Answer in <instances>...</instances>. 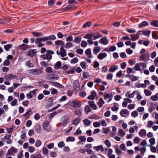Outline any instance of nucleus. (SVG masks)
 <instances>
[{"mask_svg": "<svg viewBox=\"0 0 158 158\" xmlns=\"http://www.w3.org/2000/svg\"><path fill=\"white\" fill-rule=\"evenodd\" d=\"M62 122L60 123L61 126L66 125L69 121V118L67 116H63L61 118Z\"/></svg>", "mask_w": 158, "mask_h": 158, "instance_id": "f257e3e1", "label": "nucleus"}, {"mask_svg": "<svg viewBox=\"0 0 158 158\" xmlns=\"http://www.w3.org/2000/svg\"><path fill=\"white\" fill-rule=\"evenodd\" d=\"M18 149L13 147H11L9 148L6 153V156L9 155L14 156L15 153L17 151Z\"/></svg>", "mask_w": 158, "mask_h": 158, "instance_id": "f03ea898", "label": "nucleus"}, {"mask_svg": "<svg viewBox=\"0 0 158 158\" xmlns=\"http://www.w3.org/2000/svg\"><path fill=\"white\" fill-rule=\"evenodd\" d=\"M49 122L46 121L43 124V127L44 129L47 131H49L51 130V127L49 125Z\"/></svg>", "mask_w": 158, "mask_h": 158, "instance_id": "7ed1b4c3", "label": "nucleus"}, {"mask_svg": "<svg viewBox=\"0 0 158 158\" xmlns=\"http://www.w3.org/2000/svg\"><path fill=\"white\" fill-rule=\"evenodd\" d=\"M37 91V89H35L33 90L30 91L28 93L26 94L27 98L30 99L32 98L33 96L35 94Z\"/></svg>", "mask_w": 158, "mask_h": 158, "instance_id": "20e7f679", "label": "nucleus"}, {"mask_svg": "<svg viewBox=\"0 0 158 158\" xmlns=\"http://www.w3.org/2000/svg\"><path fill=\"white\" fill-rule=\"evenodd\" d=\"M120 115L122 117H126L129 114V112L127 109H122L120 113Z\"/></svg>", "mask_w": 158, "mask_h": 158, "instance_id": "39448f33", "label": "nucleus"}, {"mask_svg": "<svg viewBox=\"0 0 158 158\" xmlns=\"http://www.w3.org/2000/svg\"><path fill=\"white\" fill-rule=\"evenodd\" d=\"M17 77L16 75H14L13 74H10L5 77V79L6 80H12L16 78Z\"/></svg>", "mask_w": 158, "mask_h": 158, "instance_id": "423d86ee", "label": "nucleus"}, {"mask_svg": "<svg viewBox=\"0 0 158 158\" xmlns=\"http://www.w3.org/2000/svg\"><path fill=\"white\" fill-rule=\"evenodd\" d=\"M88 103L93 109L95 110L97 109V107L94 101H88Z\"/></svg>", "mask_w": 158, "mask_h": 158, "instance_id": "0eeeda50", "label": "nucleus"}, {"mask_svg": "<svg viewBox=\"0 0 158 158\" xmlns=\"http://www.w3.org/2000/svg\"><path fill=\"white\" fill-rule=\"evenodd\" d=\"M73 89L75 90L79 89L80 87L79 82L77 81H75L73 84Z\"/></svg>", "mask_w": 158, "mask_h": 158, "instance_id": "6e6552de", "label": "nucleus"}, {"mask_svg": "<svg viewBox=\"0 0 158 158\" xmlns=\"http://www.w3.org/2000/svg\"><path fill=\"white\" fill-rule=\"evenodd\" d=\"M118 68V66L117 65H112L110 66V68H109V72L113 73L117 70Z\"/></svg>", "mask_w": 158, "mask_h": 158, "instance_id": "1a4fd4ad", "label": "nucleus"}, {"mask_svg": "<svg viewBox=\"0 0 158 158\" xmlns=\"http://www.w3.org/2000/svg\"><path fill=\"white\" fill-rule=\"evenodd\" d=\"M60 55L62 57H64L67 55L66 50L63 47L60 48Z\"/></svg>", "mask_w": 158, "mask_h": 158, "instance_id": "9d476101", "label": "nucleus"}, {"mask_svg": "<svg viewBox=\"0 0 158 158\" xmlns=\"http://www.w3.org/2000/svg\"><path fill=\"white\" fill-rule=\"evenodd\" d=\"M94 148L96 151H98L100 150L101 152H103L104 151V148L102 145H100L98 146L94 147Z\"/></svg>", "mask_w": 158, "mask_h": 158, "instance_id": "9b49d317", "label": "nucleus"}, {"mask_svg": "<svg viewBox=\"0 0 158 158\" xmlns=\"http://www.w3.org/2000/svg\"><path fill=\"white\" fill-rule=\"evenodd\" d=\"M85 53L87 55L89 58H91L92 57L91 54V49L90 48H89L86 49L85 52Z\"/></svg>", "mask_w": 158, "mask_h": 158, "instance_id": "f8f14e48", "label": "nucleus"}, {"mask_svg": "<svg viewBox=\"0 0 158 158\" xmlns=\"http://www.w3.org/2000/svg\"><path fill=\"white\" fill-rule=\"evenodd\" d=\"M99 42L105 45L107 44L108 43V40L106 37H104L101 39L99 40Z\"/></svg>", "mask_w": 158, "mask_h": 158, "instance_id": "ddd939ff", "label": "nucleus"}, {"mask_svg": "<svg viewBox=\"0 0 158 158\" xmlns=\"http://www.w3.org/2000/svg\"><path fill=\"white\" fill-rule=\"evenodd\" d=\"M49 79L51 81L56 80L59 79L58 76L56 74H53L52 76L49 75Z\"/></svg>", "mask_w": 158, "mask_h": 158, "instance_id": "4468645a", "label": "nucleus"}, {"mask_svg": "<svg viewBox=\"0 0 158 158\" xmlns=\"http://www.w3.org/2000/svg\"><path fill=\"white\" fill-rule=\"evenodd\" d=\"M96 95V93L95 92L93 91L91 92V94L88 96L87 98L89 100H94Z\"/></svg>", "mask_w": 158, "mask_h": 158, "instance_id": "2eb2a0df", "label": "nucleus"}, {"mask_svg": "<svg viewBox=\"0 0 158 158\" xmlns=\"http://www.w3.org/2000/svg\"><path fill=\"white\" fill-rule=\"evenodd\" d=\"M104 104V102L102 98H100L97 102V104L100 108L102 107Z\"/></svg>", "mask_w": 158, "mask_h": 158, "instance_id": "dca6fc26", "label": "nucleus"}, {"mask_svg": "<svg viewBox=\"0 0 158 158\" xmlns=\"http://www.w3.org/2000/svg\"><path fill=\"white\" fill-rule=\"evenodd\" d=\"M131 40L132 41H135L136 40L138 39L139 37V36L138 34L131 35Z\"/></svg>", "mask_w": 158, "mask_h": 158, "instance_id": "f3484780", "label": "nucleus"}, {"mask_svg": "<svg viewBox=\"0 0 158 158\" xmlns=\"http://www.w3.org/2000/svg\"><path fill=\"white\" fill-rule=\"evenodd\" d=\"M139 135L141 137L145 136L146 135V130L144 129H141L139 132Z\"/></svg>", "mask_w": 158, "mask_h": 158, "instance_id": "a211bd4d", "label": "nucleus"}, {"mask_svg": "<svg viewBox=\"0 0 158 158\" xmlns=\"http://www.w3.org/2000/svg\"><path fill=\"white\" fill-rule=\"evenodd\" d=\"M106 54L105 52H103L99 54L98 56V58L99 59L102 60L103 58L106 57Z\"/></svg>", "mask_w": 158, "mask_h": 158, "instance_id": "6ab92c4d", "label": "nucleus"}, {"mask_svg": "<svg viewBox=\"0 0 158 158\" xmlns=\"http://www.w3.org/2000/svg\"><path fill=\"white\" fill-rule=\"evenodd\" d=\"M35 53L34 50L30 49L27 53V55L28 56L32 57L34 56Z\"/></svg>", "mask_w": 158, "mask_h": 158, "instance_id": "aec40b11", "label": "nucleus"}, {"mask_svg": "<svg viewBox=\"0 0 158 158\" xmlns=\"http://www.w3.org/2000/svg\"><path fill=\"white\" fill-rule=\"evenodd\" d=\"M72 103L73 104V107L75 106L77 107H80L81 106L80 104L77 101H73L72 102Z\"/></svg>", "mask_w": 158, "mask_h": 158, "instance_id": "412c9836", "label": "nucleus"}, {"mask_svg": "<svg viewBox=\"0 0 158 158\" xmlns=\"http://www.w3.org/2000/svg\"><path fill=\"white\" fill-rule=\"evenodd\" d=\"M19 47L21 49L23 50H26L27 49L29 48L28 45L24 44L19 45Z\"/></svg>", "mask_w": 158, "mask_h": 158, "instance_id": "4be33fe9", "label": "nucleus"}, {"mask_svg": "<svg viewBox=\"0 0 158 158\" xmlns=\"http://www.w3.org/2000/svg\"><path fill=\"white\" fill-rule=\"evenodd\" d=\"M93 36H94L93 40H95L102 37V35L98 33H93Z\"/></svg>", "mask_w": 158, "mask_h": 158, "instance_id": "5701e85b", "label": "nucleus"}, {"mask_svg": "<svg viewBox=\"0 0 158 158\" xmlns=\"http://www.w3.org/2000/svg\"><path fill=\"white\" fill-rule=\"evenodd\" d=\"M101 50V48L99 47H94L93 49V52L95 55H97Z\"/></svg>", "mask_w": 158, "mask_h": 158, "instance_id": "b1692460", "label": "nucleus"}, {"mask_svg": "<svg viewBox=\"0 0 158 158\" xmlns=\"http://www.w3.org/2000/svg\"><path fill=\"white\" fill-rule=\"evenodd\" d=\"M101 117H99L96 115L95 114H94L91 115L90 117H89V118L90 119H95L98 120L101 118Z\"/></svg>", "mask_w": 158, "mask_h": 158, "instance_id": "393cba45", "label": "nucleus"}, {"mask_svg": "<svg viewBox=\"0 0 158 158\" xmlns=\"http://www.w3.org/2000/svg\"><path fill=\"white\" fill-rule=\"evenodd\" d=\"M148 25V23L146 21H143L139 25V26L140 28H142L146 26H147Z\"/></svg>", "mask_w": 158, "mask_h": 158, "instance_id": "a878e982", "label": "nucleus"}, {"mask_svg": "<svg viewBox=\"0 0 158 158\" xmlns=\"http://www.w3.org/2000/svg\"><path fill=\"white\" fill-rule=\"evenodd\" d=\"M61 64V62L60 61L57 62L54 65V69H60Z\"/></svg>", "mask_w": 158, "mask_h": 158, "instance_id": "bb28decb", "label": "nucleus"}, {"mask_svg": "<svg viewBox=\"0 0 158 158\" xmlns=\"http://www.w3.org/2000/svg\"><path fill=\"white\" fill-rule=\"evenodd\" d=\"M34 128L35 131L38 133H40V126L39 124H36L35 127Z\"/></svg>", "mask_w": 158, "mask_h": 158, "instance_id": "cd10ccee", "label": "nucleus"}, {"mask_svg": "<svg viewBox=\"0 0 158 158\" xmlns=\"http://www.w3.org/2000/svg\"><path fill=\"white\" fill-rule=\"evenodd\" d=\"M83 123L84 124L88 126H90L91 124L90 121L87 119H84L83 120Z\"/></svg>", "mask_w": 158, "mask_h": 158, "instance_id": "c85d7f7f", "label": "nucleus"}, {"mask_svg": "<svg viewBox=\"0 0 158 158\" xmlns=\"http://www.w3.org/2000/svg\"><path fill=\"white\" fill-rule=\"evenodd\" d=\"M55 44L56 45H60V47H63L64 45L63 42L61 40H57L55 41Z\"/></svg>", "mask_w": 158, "mask_h": 158, "instance_id": "c756f323", "label": "nucleus"}, {"mask_svg": "<svg viewBox=\"0 0 158 158\" xmlns=\"http://www.w3.org/2000/svg\"><path fill=\"white\" fill-rule=\"evenodd\" d=\"M149 142L151 143V144L149 145V147H151L152 145L154 144L155 143V140L154 138H150L149 139Z\"/></svg>", "mask_w": 158, "mask_h": 158, "instance_id": "7c9ffc66", "label": "nucleus"}, {"mask_svg": "<svg viewBox=\"0 0 158 158\" xmlns=\"http://www.w3.org/2000/svg\"><path fill=\"white\" fill-rule=\"evenodd\" d=\"M130 79L133 82L137 80L138 79V77L135 76L134 75L132 74L131 75Z\"/></svg>", "mask_w": 158, "mask_h": 158, "instance_id": "2f4dec72", "label": "nucleus"}, {"mask_svg": "<svg viewBox=\"0 0 158 158\" xmlns=\"http://www.w3.org/2000/svg\"><path fill=\"white\" fill-rule=\"evenodd\" d=\"M81 119L79 118H77L75 119L72 122L73 125H77L80 122Z\"/></svg>", "mask_w": 158, "mask_h": 158, "instance_id": "473e14b6", "label": "nucleus"}, {"mask_svg": "<svg viewBox=\"0 0 158 158\" xmlns=\"http://www.w3.org/2000/svg\"><path fill=\"white\" fill-rule=\"evenodd\" d=\"M12 47V45L10 44H8L4 46V48L5 50L6 51H9V49Z\"/></svg>", "mask_w": 158, "mask_h": 158, "instance_id": "72a5a7b5", "label": "nucleus"}, {"mask_svg": "<svg viewBox=\"0 0 158 158\" xmlns=\"http://www.w3.org/2000/svg\"><path fill=\"white\" fill-rule=\"evenodd\" d=\"M81 37H77L74 38L73 42L77 44H79L81 41Z\"/></svg>", "mask_w": 158, "mask_h": 158, "instance_id": "f704fd0d", "label": "nucleus"}, {"mask_svg": "<svg viewBox=\"0 0 158 158\" xmlns=\"http://www.w3.org/2000/svg\"><path fill=\"white\" fill-rule=\"evenodd\" d=\"M75 140V138L73 137L69 136L66 139V141L67 142H74Z\"/></svg>", "mask_w": 158, "mask_h": 158, "instance_id": "c9c22d12", "label": "nucleus"}, {"mask_svg": "<svg viewBox=\"0 0 158 158\" xmlns=\"http://www.w3.org/2000/svg\"><path fill=\"white\" fill-rule=\"evenodd\" d=\"M32 34L33 35L34 37H39L43 35V34L40 32H32Z\"/></svg>", "mask_w": 158, "mask_h": 158, "instance_id": "e433bc0d", "label": "nucleus"}, {"mask_svg": "<svg viewBox=\"0 0 158 158\" xmlns=\"http://www.w3.org/2000/svg\"><path fill=\"white\" fill-rule=\"evenodd\" d=\"M53 84L56 86L61 88H64V86L59 84V83L57 82H52Z\"/></svg>", "mask_w": 158, "mask_h": 158, "instance_id": "4c0bfd02", "label": "nucleus"}, {"mask_svg": "<svg viewBox=\"0 0 158 158\" xmlns=\"http://www.w3.org/2000/svg\"><path fill=\"white\" fill-rule=\"evenodd\" d=\"M50 90L51 92V94L52 95L56 94L58 93V91L57 89L53 88L51 89Z\"/></svg>", "mask_w": 158, "mask_h": 158, "instance_id": "58836bf2", "label": "nucleus"}, {"mask_svg": "<svg viewBox=\"0 0 158 158\" xmlns=\"http://www.w3.org/2000/svg\"><path fill=\"white\" fill-rule=\"evenodd\" d=\"M134 69L136 71H140L141 69H140V64L139 63H136L134 66Z\"/></svg>", "mask_w": 158, "mask_h": 158, "instance_id": "ea45409f", "label": "nucleus"}, {"mask_svg": "<svg viewBox=\"0 0 158 158\" xmlns=\"http://www.w3.org/2000/svg\"><path fill=\"white\" fill-rule=\"evenodd\" d=\"M48 40H52L56 39V37L54 35H51L48 36H47Z\"/></svg>", "mask_w": 158, "mask_h": 158, "instance_id": "a19ab883", "label": "nucleus"}, {"mask_svg": "<svg viewBox=\"0 0 158 158\" xmlns=\"http://www.w3.org/2000/svg\"><path fill=\"white\" fill-rule=\"evenodd\" d=\"M150 24L154 27H158V22L156 20H153L150 23Z\"/></svg>", "mask_w": 158, "mask_h": 158, "instance_id": "79ce46f5", "label": "nucleus"}, {"mask_svg": "<svg viewBox=\"0 0 158 158\" xmlns=\"http://www.w3.org/2000/svg\"><path fill=\"white\" fill-rule=\"evenodd\" d=\"M116 130V128L114 127H113L112 128V131H113L110 133V135H111L112 136L115 135Z\"/></svg>", "mask_w": 158, "mask_h": 158, "instance_id": "37998d69", "label": "nucleus"}, {"mask_svg": "<svg viewBox=\"0 0 158 158\" xmlns=\"http://www.w3.org/2000/svg\"><path fill=\"white\" fill-rule=\"evenodd\" d=\"M93 36V33L88 34H86L84 37V38L85 39H91L92 37Z\"/></svg>", "mask_w": 158, "mask_h": 158, "instance_id": "c03bdc74", "label": "nucleus"}, {"mask_svg": "<svg viewBox=\"0 0 158 158\" xmlns=\"http://www.w3.org/2000/svg\"><path fill=\"white\" fill-rule=\"evenodd\" d=\"M144 92L146 96H148L151 95L152 94V92L148 90L145 89L144 90Z\"/></svg>", "mask_w": 158, "mask_h": 158, "instance_id": "a18cd8bd", "label": "nucleus"}, {"mask_svg": "<svg viewBox=\"0 0 158 158\" xmlns=\"http://www.w3.org/2000/svg\"><path fill=\"white\" fill-rule=\"evenodd\" d=\"M73 44L72 43L70 42H67L65 44V48H69L70 47H72L73 46Z\"/></svg>", "mask_w": 158, "mask_h": 158, "instance_id": "49530a36", "label": "nucleus"}, {"mask_svg": "<svg viewBox=\"0 0 158 158\" xmlns=\"http://www.w3.org/2000/svg\"><path fill=\"white\" fill-rule=\"evenodd\" d=\"M118 133L120 134L119 135V136H124L125 134V133L124 132V131L122 129H119L118 130Z\"/></svg>", "mask_w": 158, "mask_h": 158, "instance_id": "de8ad7c7", "label": "nucleus"}, {"mask_svg": "<svg viewBox=\"0 0 158 158\" xmlns=\"http://www.w3.org/2000/svg\"><path fill=\"white\" fill-rule=\"evenodd\" d=\"M78 59L77 57H75L74 58L72 59L70 61L71 64H75L78 62Z\"/></svg>", "mask_w": 158, "mask_h": 158, "instance_id": "09e8293b", "label": "nucleus"}, {"mask_svg": "<svg viewBox=\"0 0 158 158\" xmlns=\"http://www.w3.org/2000/svg\"><path fill=\"white\" fill-rule=\"evenodd\" d=\"M91 111V109L89 106H86L85 108V113L88 114Z\"/></svg>", "mask_w": 158, "mask_h": 158, "instance_id": "8fccbe9b", "label": "nucleus"}, {"mask_svg": "<svg viewBox=\"0 0 158 158\" xmlns=\"http://www.w3.org/2000/svg\"><path fill=\"white\" fill-rule=\"evenodd\" d=\"M35 150V148L33 146H29L28 147V151L30 153H33Z\"/></svg>", "mask_w": 158, "mask_h": 158, "instance_id": "3c124183", "label": "nucleus"}, {"mask_svg": "<svg viewBox=\"0 0 158 158\" xmlns=\"http://www.w3.org/2000/svg\"><path fill=\"white\" fill-rule=\"evenodd\" d=\"M135 86L138 88H139L140 87L145 88L146 87V85H145V84H138L135 85Z\"/></svg>", "mask_w": 158, "mask_h": 158, "instance_id": "603ef678", "label": "nucleus"}, {"mask_svg": "<svg viewBox=\"0 0 158 158\" xmlns=\"http://www.w3.org/2000/svg\"><path fill=\"white\" fill-rule=\"evenodd\" d=\"M138 114L137 111L134 110L131 113V116L134 117H135L138 116Z\"/></svg>", "mask_w": 158, "mask_h": 158, "instance_id": "864d4df0", "label": "nucleus"}, {"mask_svg": "<svg viewBox=\"0 0 158 158\" xmlns=\"http://www.w3.org/2000/svg\"><path fill=\"white\" fill-rule=\"evenodd\" d=\"M42 152L44 155L47 154L48 153V150L46 147H44L42 149Z\"/></svg>", "mask_w": 158, "mask_h": 158, "instance_id": "5fc2aeb1", "label": "nucleus"}, {"mask_svg": "<svg viewBox=\"0 0 158 158\" xmlns=\"http://www.w3.org/2000/svg\"><path fill=\"white\" fill-rule=\"evenodd\" d=\"M80 65L83 69H85L86 68V63L85 61H83L81 62Z\"/></svg>", "mask_w": 158, "mask_h": 158, "instance_id": "6e6d98bb", "label": "nucleus"}, {"mask_svg": "<svg viewBox=\"0 0 158 158\" xmlns=\"http://www.w3.org/2000/svg\"><path fill=\"white\" fill-rule=\"evenodd\" d=\"M66 41H70L71 42L73 41V37L71 35H69L66 38Z\"/></svg>", "mask_w": 158, "mask_h": 158, "instance_id": "4d7b16f0", "label": "nucleus"}, {"mask_svg": "<svg viewBox=\"0 0 158 158\" xmlns=\"http://www.w3.org/2000/svg\"><path fill=\"white\" fill-rule=\"evenodd\" d=\"M91 22H88L85 23L83 26V27L85 28L86 27H89L91 26Z\"/></svg>", "mask_w": 158, "mask_h": 158, "instance_id": "13d9d810", "label": "nucleus"}, {"mask_svg": "<svg viewBox=\"0 0 158 158\" xmlns=\"http://www.w3.org/2000/svg\"><path fill=\"white\" fill-rule=\"evenodd\" d=\"M42 73V71L37 69H35L34 74L35 75H38Z\"/></svg>", "mask_w": 158, "mask_h": 158, "instance_id": "bf43d9fd", "label": "nucleus"}, {"mask_svg": "<svg viewBox=\"0 0 158 158\" xmlns=\"http://www.w3.org/2000/svg\"><path fill=\"white\" fill-rule=\"evenodd\" d=\"M41 144V141L39 140H37L35 142V146L37 147H39Z\"/></svg>", "mask_w": 158, "mask_h": 158, "instance_id": "052dcab7", "label": "nucleus"}, {"mask_svg": "<svg viewBox=\"0 0 158 158\" xmlns=\"http://www.w3.org/2000/svg\"><path fill=\"white\" fill-rule=\"evenodd\" d=\"M79 139L81 142H85L86 138L84 136H80L79 137Z\"/></svg>", "mask_w": 158, "mask_h": 158, "instance_id": "680f3d73", "label": "nucleus"}, {"mask_svg": "<svg viewBox=\"0 0 158 158\" xmlns=\"http://www.w3.org/2000/svg\"><path fill=\"white\" fill-rule=\"evenodd\" d=\"M146 54H143L140 56L139 59L140 60H143L144 59L146 58Z\"/></svg>", "mask_w": 158, "mask_h": 158, "instance_id": "e2e57ef3", "label": "nucleus"}, {"mask_svg": "<svg viewBox=\"0 0 158 158\" xmlns=\"http://www.w3.org/2000/svg\"><path fill=\"white\" fill-rule=\"evenodd\" d=\"M87 46V42L84 40H83L82 41L81 44V46L82 47L85 48Z\"/></svg>", "mask_w": 158, "mask_h": 158, "instance_id": "0e129e2a", "label": "nucleus"}, {"mask_svg": "<svg viewBox=\"0 0 158 158\" xmlns=\"http://www.w3.org/2000/svg\"><path fill=\"white\" fill-rule=\"evenodd\" d=\"M74 113L77 115H78V116H80L81 115V111L78 110L77 109H76L74 111Z\"/></svg>", "mask_w": 158, "mask_h": 158, "instance_id": "69168bd1", "label": "nucleus"}, {"mask_svg": "<svg viewBox=\"0 0 158 158\" xmlns=\"http://www.w3.org/2000/svg\"><path fill=\"white\" fill-rule=\"evenodd\" d=\"M17 99H14V100L10 103V104L12 106H15L17 103Z\"/></svg>", "mask_w": 158, "mask_h": 158, "instance_id": "338daca9", "label": "nucleus"}, {"mask_svg": "<svg viewBox=\"0 0 158 158\" xmlns=\"http://www.w3.org/2000/svg\"><path fill=\"white\" fill-rule=\"evenodd\" d=\"M10 61L8 60H5L3 63V65L4 66H8L10 64Z\"/></svg>", "mask_w": 158, "mask_h": 158, "instance_id": "774afa93", "label": "nucleus"}]
</instances>
